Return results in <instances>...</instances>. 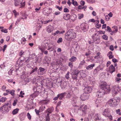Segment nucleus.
I'll list each match as a JSON object with an SVG mask.
<instances>
[{"instance_id": "obj_31", "label": "nucleus", "mask_w": 121, "mask_h": 121, "mask_svg": "<svg viewBox=\"0 0 121 121\" xmlns=\"http://www.w3.org/2000/svg\"><path fill=\"white\" fill-rule=\"evenodd\" d=\"M50 119L49 117V114L48 113L45 117V121H50Z\"/></svg>"}, {"instance_id": "obj_35", "label": "nucleus", "mask_w": 121, "mask_h": 121, "mask_svg": "<svg viewBox=\"0 0 121 121\" xmlns=\"http://www.w3.org/2000/svg\"><path fill=\"white\" fill-rule=\"evenodd\" d=\"M108 53V55L109 59H111L113 57V55H112V52L110 51Z\"/></svg>"}, {"instance_id": "obj_45", "label": "nucleus", "mask_w": 121, "mask_h": 121, "mask_svg": "<svg viewBox=\"0 0 121 121\" xmlns=\"http://www.w3.org/2000/svg\"><path fill=\"white\" fill-rule=\"evenodd\" d=\"M15 91L14 90H12L10 91V94L14 96L15 95Z\"/></svg>"}, {"instance_id": "obj_23", "label": "nucleus", "mask_w": 121, "mask_h": 121, "mask_svg": "<svg viewBox=\"0 0 121 121\" xmlns=\"http://www.w3.org/2000/svg\"><path fill=\"white\" fill-rule=\"evenodd\" d=\"M52 26L51 25H49L47 27L46 30L49 33L51 32L52 30Z\"/></svg>"}, {"instance_id": "obj_19", "label": "nucleus", "mask_w": 121, "mask_h": 121, "mask_svg": "<svg viewBox=\"0 0 121 121\" xmlns=\"http://www.w3.org/2000/svg\"><path fill=\"white\" fill-rule=\"evenodd\" d=\"M115 69L114 67L112 65H111L109 67V71L110 73H111L115 71Z\"/></svg>"}, {"instance_id": "obj_2", "label": "nucleus", "mask_w": 121, "mask_h": 121, "mask_svg": "<svg viewBox=\"0 0 121 121\" xmlns=\"http://www.w3.org/2000/svg\"><path fill=\"white\" fill-rule=\"evenodd\" d=\"M99 87L101 89L104 90L106 94L109 93L111 91V88L109 85H107V83L105 82H102L100 84Z\"/></svg>"}, {"instance_id": "obj_61", "label": "nucleus", "mask_w": 121, "mask_h": 121, "mask_svg": "<svg viewBox=\"0 0 121 121\" xmlns=\"http://www.w3.org/2000/svg\"><path fill=\"white\" fill-rule=\"evenodd\" d=\"M109 49L113 51L114 50L113 46L112 45H111L109 47Z\"/></svg>"}, {"instance_id": "obj_48", "label": "nucleus", "mask_w": 121, "mask_h": 121, "mask_svg": "<svg viewBox=\"0 0 121 121\" xmlns=\"http://www.w3.org/2000/svg\"><path fill=\"white\" fill-rule=\"evenodd\" d=\"M84 17V15L82 14H78V18L79 19H81L83 18Z\"/></svg>"}, {"instance_id": "obj_13", "label": "nucleus", "mask_w": 121, "mask_h": 121, "mask_svg": "<svg viewBox=\"0 0 121 121\" xmlns=\"http://www.w3.org/2000/svg\"><path fill=\"white\" fill-rule=\"evenodd\" d=\"M22 2L20 1H17V2L16 3V0H15V6H17L19 5H20L21 6L20 7V8H22L25 5V2H24L23 3H22Z\"/></svg>"}, {"instance_id": "obj_40", "label": "nucleus", "mask_w": 121, "mask_h": 121, "mask_svg": "<svg viewBox=\"0 0 121 121\" xmlns=\"http://www.w3.org/2000/svg\"><path fill=\"white\" fill-rule=\"evenodd\" d=\"M99 99H97L95 101V104H96L97 107H98L100 104V102Z\"/></svg>"}, {"instance_id": "obj_60", "label": "nucleus", "mask_w": 121, "mask_h": 121, "mask_svg": "<svg viewBox=\"0 0 121 121\" xmlns=\"http://www.w3.org/2000/svg\"><path fill=\"white\" fill-rule=\"evenodd\" d=\"M99 33V34H104L105 33V32L104 31L102 30H99L98 31Z\"/></svg>"}, {"instance_id": "obj_25", "label": "nucleus", "mask_w": 121, "mask_h": 121, "mask_svg": "<svg viewBox=\"0 0 121 121\" xmlns=\"http://www.w3.org/2000/svg\"><path fill=\"white\" fill-rule=\"evenodd\" d=\"M49 100L47 99L41 101H40V103L43 104H47L49 102Z\"/></svg>"}, {"instance_id": "obj_3", "label": "nucleus", "mask_w": 121, "mask_h": 121, "mask_svg": "<svg viewBox=\"0 0 121 121\" xmlns=\"http://www.w3.org/2000/svg\"><path fill=\"white\" fill-rule=\"evenodd\" d=\"M11 106V102L9 101L0 108V111L2 113L4 112L7 113L10 110Z\"/></svg>"}, {"instance_id": "obj_53", "label": "nucleus", "mask_w": 121, "mask_h": 121, "mask_svg": "<svg viewBox=\"0 0 121 121\" xmlns=\"http://www.w3.org/2000/svg\"><path fill=\"white\" fill-rule=\"evenodd\" d=\"M37 69V67H36L34 69L32 70L31 72L30 73L31 74L34 73V72L36 71Z\"/></svg>"}, {"instance_id": "obj_12", "label": "nucleus", "mask_w": 121, "mask_h": 121, "mask_svg": "<svg viewBox=\"0 0 121 121\" xmlns=\"http://www.w3.org/2000/svg\"><path fill=\"white\" fill-rule=\"evenodd\" d=\"M92 37L95 43L98 44L99 43L100 41L98 36L96 35V36H92Z\"/></svg>"}, {"instance_id": "obj_18", "label": "nucleus", "mask_w": 121, "mask_h": 121, "mask_svg": "<svg viewBox=\"0 0 121 121\" xmlns=\"http://www.w3.org/2000/svg\"><path fill=\"white\" fill-rule=\"evenodd\" d=\"M50 12V9L47 8L45 9L43 11V14L46 15H47L49 14Z\"/></svg>"}, {"instance_id": "obj_46", "label": "nucleus", "mask_w": 121, "mask_h": 121, "mask_svg": "<svg viewBox=\"0 0 121 121\" xmlns=\"http://www.w3.org/2000/svg\"><path fill=\"white\" fill-rule=\"evenodd\" d=\"M102 38L103 39L107 40L108 39V37L106 35H104L102 36Z\"/></svg>"}, {"instance_id": "obj_26", "label": "nucleus", "mask_w": 121, "mask_h": 121, "mask_svg": "<svg viewBox=\"0 0 121 121\" xmlns=\"http://www.w3.org/2000/svg\"><path fill=\"white\" fill-rule=\"evenodd\" d=\"M39 94V92L38 91H36L30 96L32 98H35Z\"/></svg>"}, {"instance_id": "obj_44", "label": "nucleus", "mask_w": 121, "mask_h": 121, "mask_svg": "<svg viewBox=\"0 0 121 121\" xmlns=\"http://www.w3.org/2000/svg\"><path fill=\"white\" fill-rule=\"evenodd\" d=\"M69 66L71 68H72L73 67V62H70L69 63Z\"/></svg>"}, {"instance_id": "obj_16", "label": "nucleus", "mask_w": 121, "mask_h": 121, "mask_svg": "<svg viewBox=\"0 0 121 121\" xmlns=\"http://www.w3.org/2000/svg\"><path fill=\"white\" fill-rule=\"evenodd\" d=\"M101 69L100 65H99L93 71V73L94 74H96Z\"/></svg>"}, {"instance_id": "obj_20", "label": "nucleus", "mask_w": 121, "mask_h": 121, "mask_svg": "<svg viewBox=\"0 0 121 121\" xmlns=\"http://www.w3.org/2000/svg\"><path fill=\"white\" fill-rule=\"evenodd\" d=\"M48 47V48L47 49V50L50 51H52L53 50L54 47V45L50 43H49Z\"/></svg>"}, {"instance_id": "obj_51", "label": "nucleus", "mask_w": 121, "mask_h": 121, "mask_svg": "<svg viewBox=\"0 0 121 121\" xmlns=\"http://www.w3.org/2000/svg\"><path fill=\"white\" fill-rule=\"evenodd\" d=\"M27 118L29 120H30L31 119V116L30 115V114L29 113H28L27 114Z\"/></svg>"}, {"instance_id": "obj_14", "label": "nucleus", "mask_w": 121, "mask_h": 121, "mask_svg": "<svg viewBox=\"0 0 121 121\" xmlns=\"http://www.w3.org/2000/svg\"><path fill=\"white\" fill-rule=\"evenodd\" d=\"M38 71V74L41 75L44 74L46 72L45 69L42 67L39 68Z\"/></svg>"}, {"instance_id": "obj_39", "label": "nucleus", "mask_w": 121, "mask_h": 121, "mask_svg": "<svg viewBox=\"0 0 121 121\" xmlns=\"http://www.w3.org/2000/svg\"><path fill=\"white\" fill-rule=\"evenodd\" d=\"M95 116L96 117V120H100L101 119V117L100 115L97 114L95 115Z\"/></svg>"}, {"instance_id": "obj_9", "label": "nucleus", "mask_w": 121, "mask_h": 121, "mask_svg": "<svg viewBox=\"0 0 121 121\" xmlns=\"http://www.w3.org/2000/svg\"><path fill=\"white\" fill-rule=\"evenodd\" d=\"M81 29L84 32H86L88 28L86 23H82L80 25Z\"/></svg>"}, {"instance_id": "obj_50", "label": "nucleus", "mask_w": 121, "mask_h": 121, "mask_svg": "<svg viewBox=\"0 0 121 121\" xmlns=\"http://www.w3.org/2000/svg\"><path fill=\"white\" fill-rule=\"evenodd\" d=\"M25 95V93L24 92L22 93V91H21L20 93V94L19 95V96L21 97L22 98L24 97L23 95Z\"/></svg>"}, {"instance_id": "obj_59", "label": "nucleus", "mask_w": 121, "mask_h": 121, "mask_svg": "<svg viewBox=\"0 0 121 121\" xmlns=\"http://www.w3.org/2000/svg\"><path fill=\"white\" fill-rule=\"evenodd\" d=\"M60 31L59 30H57L55 33H54L53 35H54L55 36L58 34H59Z\"/></svg>"}, {"instance_id": "obj_32", "label": "nucleus", "mask_w": 121, "mask_h": 121, "mask_svg": "<svg viewBox=\"0 0 121 121\" xmlns=\"http://www.w3.org/2000/svg\"><path fill=\"white\" fill-rule=\"evenodd\" d=\"M78 98V97H76V96L74 97H73L72 99V103H73V104H75L76 103Z\"/></svg>"}, {"instance_id": "obj_41", "label": "nucleus", "mask_w": 121, "mask_h": 121, "mask_svg": "<svg viewBox=\"0 0 121 121\" xmlns=\"http://www.w3.org/2000/svg\"><path fill=\"white\" fill-rule=\"evenodd\" d=\"M113 28L115 30H114L113 31H112V32H114V33H116L118 31V29L117 27L116 26H114Z\"/></svg>"}, {"instance_id": "obj_42", "label": "nucleus", "mask_w": 121, "mask_h": 121, "mask_svg": "<svg viewBox=\"0 0 121 121\" xmlns=\"http://www.w3.org/2000/svg\"><path fill=\"white\" fill-rule=\"evenodd\" d=\"M60 85L62 88H64L65 87V86L64 85V83L62 81H61Z\"/></svg>"}, {"instance_id": "obj_62", "label": "nucleus", "mask_w": 121, "mask_h": 121, "mask_svg": "<svg viewBox=\"0 0 121 121\" xmlns=\"http://www.w3.org/2000/svg\"><path fill=\"white\" fill-rule=\"evenodd\" d=\"M80 4H81V5L82 6L84 5L85 4V2L83 0H81L80 2Z\"/></svg>"}, {"instance_id": "obj_55", "label": "nucleus", "mask_w": 121, "mask_h": 121, "mask_svg": "<svg viewBox=\"0 0 121 121\" xmlns=\"http://www.w3.org/2000/svg\"><path fill=\"white\" fill-rule=\"evenodd\" d=\"M17 102V100L16 99H15L13 101V106H15L16 105Z\"/></svg>"}, {"instance_id": "obj_47", "label": "nucleus", "mask_w": 121, "mask_h": 121, "mask_svg": "<svg viewBox=\"0 0 121 121\" xmlns=\"http://www.w3.org/2000/svg\"><path fill=\"white\" fill-rule=\"evenodd\" d=\"M8 29L5 28H4L3 30H1V31L2 32L7 33L8 32Z\"/></svg>"}, {"instance_id": "obj_15", "label": "nucleus", "mask_w": 121, "mask_h": 121, "mask_svg": "<svg viewBox=\"0 0 121 121\" xmlns=\"http://www.w3.org/2000/svg\"><path fill=\"white\" fill-rule=\"evenodd\" d=\"M84 92L86 93H91L92 91V89L91 87L88 86L85 87L84 89Z\"/></svg>"}, {"instance_id": "obj_17", "label": "nucleus", "mask_w": 121, "mask_h": 121, "mask_svg": "<svg viewBox=\"0 0 121 121\" xmlns=\"http://www.w3.org/2000/svg\"><path fill=\"white\" fill-rule=\"evenodd\" d=\"M108 108L105 109L102 113V115L106 117H108Z\"/></svg>"}, {"instance_id": "obj_10", "label": "nucleus", "mask_w": 121, "mask_h": 121, "mask_svg": "<svg viewBox=\"0 0 121 121\" xmlns=\"http://www.w3.org/2000/svg\"><path fill=\"white\" fill-rule=\"evenodd\" d=\"M100 53L99 52L97 53L96 54V55L95 56L94 58L97 59L99 62H102L103 60V58H102V56L100 55Z\"/></svg>"}, {"instance_id": "obj_33", "label": "nucleus", "mask_w": 121, "mask_h": 121, "mask_svg": "<svg viewBox=\"0 0 121 121\" xmlns=\"http://www.w3.org/2000/svg\"><path fill=\"white\" fill-rule=\"evenodd\" d=\"M19 109L18 108H16L14 109L12 111V113L13 115L16 114L18 112Z\"/></svg>"}, {"instance_id": "obj_6", "label": "nucleus", "mask_w": 121, "mask_h": 121, "mask_svg": "<svg viewBox=\"0 0 121 121\" xmlns=\"http://www.w3.org/2000/svg\"><path fill=\"white\" fill-rule=\"evenodd\" d=\"M108 103L110 106L114 107L117 105V101L115 99H111L108 101Z\"/></svg>"}, {"instance_id": "obj_34", "label": "nucleus", "mask_w": 121, "mask_h": 121, "mask_svg": "<svg viewBox=\"0 0 121 121\" xmlns=\"http://www.w3.org/2000/svg\"><path fill=\"white\" fill-rule=\"evenodd\" d=\"M72 95L71 93V92H68L66 97V98H71Z\"/></svg>"}, {"instance_id": "obj_28", "label": "nucleus", "mask_w": 121, "mask_h": 121, "mask_svg": "<svg viewBox=\"0 0 121 121\" xmlns=\"http://www.w3.org/2000/svg\"><path fill=\"white\" fill-rule=\"evenodd\" d=\"M54 108L53 107H50L48 108L46 110V112H48L49 113H51L53 111Z\"/></svg>"}, {"instance_id": "obj_22", "label": "nucleus", "mask_w": 121, "mask_h": 121, "mask_svg": "<svg viewBox=\"0 0 121 121\" xmlns=\"http://www.w3.org/2000/svg\"><path fill=\"white\" fill-rule=\"evenodd\" d=\"M70 16L69 14L66 13L63 15V17L64 19L68 20L69 19Z\"/></svg>"}, {"instance_id": "obj_43", "label": "nucleus", "mask_w": 121, "mask_h": 121, "mask_svg": "<svg viewBox=\"0 0 121 121\" xmlns=\"http://www.w3.org/2000/svg\"><path fill=\"white\" fill-rule=\"evenodd\" d=\"M72 4L75 6H78V4L76 1H74V0H72Z\"/></svg>"}, {"instance_id": "obj_27", "label": "nucleus", "mask_w": 121, "mask_h": 121, "mask_svg": "<svg viewBox=\"0 0 121 121\" xmlns=\"http://www.w3.org/2000/svg\"><path fill=\"white\" fill-rule=\"evenodd\" d=\"M80 108L82 111L84 112L86 110L87 108V107L86 105L83 104L81 106Z\"/></svg>"}, {"instance_id": "obj_49", "label": "nucleus", "mask_w": 121, "mask_h": 121, "mask_svg": "<svg viewBox=\"0 0 121 121\" xmlns=\"http://www.w3.org/2000/svg\"><path fill=\"white\" fill-rule=\"evenodd\" d=\"M63 40L62 39L61 37H60L59 38L57 41V42L58 43H60L62 42Z\"/></svg>"}, {"instance_id": "obj_5", "label": "nucleus", "mask_w": 121, "mask_h": 121, "mask_svg": "<svg viewBox=\"0 0 121 121\" xmlns=\"http://www.w3.org/2000/svg\"><path fill=\"white\" fill-rule=\"evenodd\" d=\"M82 72H77L74 71L71 73L72 78L73 80H77L78 74H80V76L79 77L80 78L82 77V76L81 75Z\"/></svg>"}, {"instance_id": "obj_7", "label": "nucleus", "mask_w": 121, "mask_h": 121, "mask_svg": "<svg viewBox=\"0 0 121 121\" xmlns=\"http://www.w3.org/2000/svg\"><path fill=\"white\" fill-rule=\"evenodd\" d=\"M89 96L90 94H89L84 92L81 95L80 98L82 101H84L88 99Z\"/></svg>"}, {"instance_id": "obj_38", "label": "nucleus", "mask_w": 121, "mask_h": 121, "mask_svg": "<svg viewBox=\"0 0 121 121\" xmlns=\"http://www.w3.org/2000/svg\"><path fill=\"white\" fill-rule=\"evenodd\" d=\"M13 12L14 13L15 17H16L19 14V13L15 10L13 11Z\"/></svg>"}, {"instance_id": "obj_54", "label": "nucleus", "mask_w": 121, "mask_h": 121, "mask_svg": "<svg viewBox=\"0 0 121 121\" xmlns=\"http://www.w3.org/2000/svg\"><path fill=\"white\" fill-rule=\"evenodd\" d=\"M120 110L119 109L116 111L117 113L119 115H121V112H120Z\"/></svg>"}, {"instance_id": "obj_37", "label": "nucleus", "mask_w": 121, "mask_h": 121, "mask_svg": "<svg viewBox=\"0 0 121 121\" xmlns=\"http://www.w3.org/2000/svg\"><path fill=\"white\" fill-rule=\"evenodd\" d=\"M6 99L7 98L6 97H2L0 99V102H4Z\"/></svg>"}, {"instance_id": "obj_64", "label": "nucleus", "mask_w": 121, "mask_h": 121, "mask_svg": "<svg viewBox=\"0 0 121 121\" xmlns=\"http://www.w3.org/2000/svg\"><path fill=\"white\" fill-rule=\"evenodd\" d=\"M24 53V52L22 50H21L19 53V56H22L23 54Z\"/></svg>"}, {"instance_id": "obj_58", "label": "nucleus", "mask_w": 121, "mask_h": 121, "mask_svg": "<svg viewBox=\"0 0 121 121\" xmlns=\"http://www.w3.org/2000/svg\"><path fill=\"white\" fill-rule=\"evenodd\" d=\"M105 19L107 21H108L109 20L110 18L108 16V15H105Z\"/></svg>"}, {"instance_id": "obj_36", "label": "nucleus", "mask_w": 121, "mask_h": 121, "mask_svg": "<svg viewBox=\"0 0 121 121\" xmlns=\"http://www.w3.org/2000/svg\"><path fill=\"white\" fill-rule=\"evenodd\" d=\"M69 71H68L65 76V78L68 80L70 78V77H69Z\"/></svg>"}, {"instance_id": "obj_29", "label": "nucleus", "mask_w": 121, "mask_h": 121, "mask_svg": "<svg viewBox=\"0 0 121 121\" xmlns=\"http://www.w3.org/2000/svg\"><path fill=\"white\" fill-rule=\"evenodd\" d=\"M77 60V58L73 56H72L71 58L69 59V60L71 62H74Z\"/></svg>"}, {"instance_id": "obj_24", "label": "nucleus", "mask_w": 121, "mask_h": 121, "mask_svg": "<svg viewBox=\"0 0 121 121\" xmlns=\"http://www.w3.org/2000/svg\"><path fill=\"white\" fill-rule=\"evenodd\" d=\"M95 64H91L86 67V69L87 70H90L93 69V67H94Z\"/></svg>"}, {"instance_id": "obj_21", "label": "nucleus", "mask_w": 121, "mask_h": 121, "mask_svg": "<svg viewBox=\"0 0 121 121\" xmlns=\"http://www.w3.org/2000/svg\"><path fill=\"white\" fill-rule=\"evenodd\" d=\"M66 94L65 92L59 94L57 96L59 98L60 100H61L64 97Z\"/></svg>"}, {"instance_id": "obj_11", "label": "nucleus", "mask_w": 121, "mask_h": 121, "mask_svg": "<svg viewBox=\"0 0 121 121\" xmlns=\"http://www.w3.org/2000/svg\"><path fill=\"white\" fill-rule=\"evenodd\" d=\"M119 89V87L118 86H113L112 91L113 96H115L116 94L117 93Z\"/></svg>"}, {"instance_id": "obj_56", "label": "nucleus", "mask_w": 121, "mask_h": 121, "mask_svg": "<svg viewBox=\"0 0 121 121\" xmlns=\"http://www.w3.org/2000/svg\"><path fill=\"white\" fill-rule=\"evenodd\" d=\"M107 31L109 32H111L112 30L110 27L109 26H107Z\"/></svg>"}, {"instance_id": "obj_52", "label": "nucleus", "mask_w": 121, "mask_h": 121, "mask_svg": "<svg viewBox=\"0 0 121 121\" xmlns=\"http://www.w3.org/2000/svg\"><path fill=\"white\" fill-rule=\"evenodd\" d=\"M39 110H37L36 109H35V111L37 115H39Z\"/></svg>"}, {"instance_id": "obj_1", "label": "nucleus", "mask_w": 121, "mask_h": 121, "mask_svg": "<svg viewBox=\"0 0 121 121\" xmlns=\"http://www.w3.org/2000/svg\"><path fill=\"white\" fill-rule=\"evenodd\" d=\"M76 34L73 29L69 30L65 34V38L68 41H71L76 38Z\"/></svg>"}, {"instance_id": "obj_8", "label": "nucleus", "mask_w": 121, "mask_h": 121, "mask_svg": "<svg viewBox=\"0 0 121 121\" xmlns=\"http://www.w3.org/2000/svg\"><path fill=\"white\" fill-rule=\"evenodd\" d=\"M105 93V92H104L103 91L99 90L96 92V96L98 98L102 97Z\"/></svg>"}, {"instance_id": "obj_57", "label": "nucleus", "mask_w": 121, "mask_h": 121, "mask_svg": "<svg viewBox=\"0 0 121 121\" xmlns=\"http://www.w3.org/2000/svg\"><path fill=\"white\" fill-rule=\"evenodd\" d=\"M64 12L65 13L69 12V10L67 8H65L64 9Z\"/></svg>"}, {"instance_id": "obj_63", "label": "nucleus", "mask_w": 121, "mask_h": 121, "mask_svg": "<svg viewBox=\"0 0 121 121\" xmlns=\"http://www.w3.org/2000/svg\"><path fill=\"white\" fill-rule=\"evenodd\" d=\"M116 81H117V82H119L121 80V79L119 78H115Z\"/></svg>"}, {"instance_id": "obj_4", "label": "nucleus", "mask_w": 121, "mask_h": 121, "mask_svg": "<svg viewBox=\"0 0 121 121\" xmlns=\"http://www.w3.org/2000/svg\"><path fill=\"white\" fill-rule=\"evenodd\" d=\"M49 43V41L48 39H45L42 41L41 46L39 47V49L41 50L43 53L44 52V50L47 48Z\"/></svg>"}, {"instance_id": "obj_30", "label": "nucleus", "mask_w": 121, "mask_h": 121, "mask_svg": "<svg viewBox=\"0 0 121 121\" xmlns=\"http://www.w3.org/2000/svg\"><path fill=\"white\" fill-rule=\"evenodd\" d=\"M26 41V39L24 37L22 38L21 40V44L22 45H24L25 44V43Z\"/></svg>"}]
</instances>
